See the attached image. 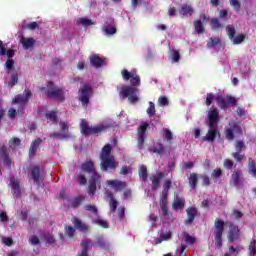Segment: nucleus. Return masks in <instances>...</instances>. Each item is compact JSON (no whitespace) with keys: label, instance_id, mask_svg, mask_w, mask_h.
Returning a JSON list of instances; mask_svg holds the SVG:
<instances>
[{"label":"nucleus","instance_id":"nucleus-53","mask_svg":"<svg viewBox=\"0 0 256 256\" xmlns=\"http://www.w3.org/2000/svg\"><path fill=\"white\" fill-rule=\"evenodd\" d=\"M65 233L69 239L75 237V228L73 226H65Z\"/></svg>","mask_w":256,"mask_h":256},{"label":"nucleus","instance_id":"nucleus-7","mask_svg":"<svg viewBox=\"0 0 256 256\" xmlns=\"http://www.w3.org/2000/svg\"><path fill=\"white\" fill-rule=\"evenodd\" d=\"M91 95H93V88L88 84H84L80 87L78 90V101L82 103V107H87V105H89Z\"/></svg>","mask_w":256,"mask_h":256},{"label":"nucleus","instance_id":"nucleus-46","mask_svg":"<svg viewBox=\"0 0 256 256\" xmlns=\"http://www.w3.org/2000/svg\"><path fill=\"white\" fill-rule=\"evenodd\" d=\"M226 33L228 35V38L231 40L236 35L237 30L235 29V26L233 25H227L226 26Z\"/></svg>","mask_w":256,"mask_h":256},{"label":"nucleus","instance_id":"nucleus-24","mask_svg":"<svg viewBox=\"0 0 256 256\" xmlns=\"http://www.w3.org/2000/svg\"><path fill=\"white\" fill-rule=\"evenodd\" d=\"M172 208L174 211H183L185 209V200L181 197H176L172 203Z\"/></svg>","mask_w":256,"mask_h":256},{"label":"nucleus","instance_id":"nucleus-47","mask_svg":"<svg viewBox=\"0 0 256 256\" xmlns=\"http://www.w3.org/2000/svg\"><path fill=\"white\" fill-rule=\"evenodd\" d=\"M146 113L148 117H150V119L155 117V113H156L155 103L149 102V107L147 108Z\"/></svg>","mask_w":256,"mask_h":256},{"label":"nucleus","instance_id":"nucleus-5","mask_svg":"<svg viewBox=\"0 0 256 256\" xmlns=\"http://www.w3.org/2000/svg\"><path fill=\"white\" fill-rule=\"evenodd\" d=\"M39 91L45 93L48 99H55V101H65V91L63 88L56 86L53 81H49L46 87H40Z\"/></svg>","mask_w":256,"mask_h":256},{"label":"nucleus","instance_id":"nucleus-60","mask_svg":"<svg viewBox=\"0 0 256 256\" xmlns=\"http://www.w3.org/2000/svg\"><path fill=\"white\" fill-rule=\"evenodd\" d=\"M249 254L251 256H255L256 255V241L255 240H252L250 242V245H249Z\"/></svg>","mask_w":256,"mask_h":256},{"label":"nucleus","instance_id":"nucleus-21","mask_svg":"<svg viewBox=\"0 0 256 256\" xmlns=\"http://www.w3.org/2000/svg\"><path fill=\"white\" fill-rule=\"evenodd\" d=\"M30 175L34 183L39 184L41 179V168L39 166H33L30 170Z\"/></svg>","mask_w":256,"mask_h":256},{"label":"nucleus","instance_id":"nucleus-49","mask_svg":"<svg viewBox=\"0 0 256 256\" xmlns=\"http://www.w3.org/2000/svg\"><path fill=\"white\" fill-rule=\"evenodd\" d=\"M235 149H236V153H241V151H244V149H247V146H245V142H243V140H237L235 143Z\"/></svg>","mask_w":256,"mask_h":256},{"label":"nucleus","instance_id":"nucleus-12","mask_svg":"<svg viewBox=\"0 0 256 256\" xmlns=\"http://www.w3.org/2000/svg\"><path fill=\"white\" fill-rule=\"evenodd\" d=\"M0 157L2 159L4 167H7V169H11V165L15 167V163H13V161L9 157V148H7V146H0Z\"/></svg>","mask_w":256,"mask_h":256},{"label":"nucleus","instance_id":"nucleus-1","mask_svg":"<svg viewBox=\"0 0 256 256\" xmlns=\"http://www.w3.org/2000/svg\"><path fill=\"white\" fill-rule=\"evenodd\" d=\"M121 75L123 81H130L131 86H124L120 89V99H128L132 105L139 103V95H137L139 89L137 87L141 85V77L137 74V70L133 69L129 72L124 69L121 71Z\"/></svg>","mask_w":256,"mask_h":256},{"label":"nucleus","instance_id":"nucleus-30","mask_svg":"<svg viewBox=\"0 0 256 256\" xmlns=\"http://www.w3.org/2000/svg\"><path fill=\"white\" fill-rule=\"evenodd\" d=\"M245 39H247V35L240 33L230 39V41L233 45H241V43H244Z\"/></svg>","mask_w":256,"mask_h":256},{"label":"nucleus","instance_id":"nucleus-36","mask_svg":"<svg viewBox=\"0 0 256 256\" xmlns=\"http://www.w3.org/2000/svg\"><path fill=\"white\" fill-rule=\"evenodd\" d=\"M14 103H18L20 105H22V111L23 109H25V106L27 105V98H25L24 95L18 94L15 96V98L13 99Z\"/></svg>","mask_w":256,"mask_h":256},{"label":"nucleus","instance_id":"nucleus-48","mask_svg":"<svg viewBox=\"0 0 256 256\" xmlns=\"http://www.w3.org/2000/svg\"><path fill=\"white\" fill-rule=\"evenodd\" d=\"M211 27L214 31H217V29H221L223 27V24L219 21L217 18H212L210 20Z\"/></svg>","mask_w":256,"mask_h":256},{"label":"nucleus","instance_id":"nucleus-23","mask_svg":"<svg viewBox=\"0 0 256 256\" xmlns=\"http://www.w3.org/2000/svg\"><path fill=\"white\" fill-rule=\"evenodd\" d=\"M171 185H173V182L171 181V179H167V180L164 181L163 190H162V193L160 195V199H168L169 189H171Z\"/></svg>","mask_w":256,"mask_h":256},{"label":"nucleus","instance_id":"nucleus-17","mask_svg":"<svg viewBox=\"0 0 256 256\" xmlns=\"http://www.w3.org/2000/svg\"><path fill=\"white\" fill-rule=\"evenodd\" d=\"M10 185H11L13 196L21 197V185L19 184V180H15L14 178H11Z\"/></svg>","mask_w":256,"mask_h":256},{"label":"nucleus","instance_id":"nucleus-32","mask_svg":"<svg viewBox=\"0 0 256 256\" xmlns=\"http://www.w3.org/2000/svg\"><path fill=\"white\" fill-rule=\"evenodd\" d=\"M217 45H221V38L219 37L209 38V40L207 41L208 49H215Z\"/></svg>","mask_w":256,"mask_h":256},{"label":"nucleus","instance_id":"nucleus-3","mask_svg":"<svg viewBox=\"0 0 256 256\" xmlns=\"http://www.w3.org/2000/svg\"><path fill=\"white\" fill-rule=\"evenodd\" d=\"M113 127H115V121L113 120L102 122L101 124L93 127L89 126V122L85 119H82L80 123V131L84 137L100 135V133H105V131L113 129Z\"/></svg>","mask_w":256,"mask_h":256},{"label":"nucleus","instance_id":"nucleus-11","mask_svg":"<svg viewBox=\"0 0 256 256\" xmlns=\"http://www.w3.org/2000/svg\"><path fill=\"white\" fill-rule=\"evenodd\" d=\"M217 102L221 109H228L229 106L237 107V99L233 96H219Z\"/></svg>","mask_w":256,"mask_h":256},{"label":"nucleus","instance_id":"nucleus-4","mask_svg":"<svg viewBox=\"0 0 256 256\" xmlns=\"http://www.w3.org/2000/svg\"><path fill=\"white\" fill-rule=\"evenodd\" d=\"M208 132L203 137V141H208V143H214L215 139H217V135H220L219 129L217 128V124L219 123V111L217 109L210 110L208 112Z\"/></svg>","mask_w":256,"mask_h":256},{"label":"nucleus","instance_id":"nucleus-56","mask_svg":"<svg viewBox=\"0 0 256 256\" xmlns=\"http://www.w3.org/2000/svg\"><path fill=\"white\" fill-rule=\"evenodd\" d=\"M8 143H9L10 149L13 147H19V145H21V139L14 137V138H11Z\"/></svg>","mask_w":256,"mask_h":256},{"label":"nucleus","instance_id":"nucleus-33","mask_svg":"<svg viewBox=\"0 0 256 256\" xmlns=\"http://www.w3.org/2000/svg\"><path fill=\"white\" fill-rule=\"evenodd\" d=\"M248 173L252 175V177H256V162L253 158L248 159Z\"/></svg>","mask_w":256,"mask_h":256},{"label":"nucleus","instance_id":"nucleus-62","mask_svg":"<svg viewBox=\"0 0 256 256\" xmlns=\"http://www.w3.org/2000/svg\"><path fill=\"white\" fill-rule=\"evenodd\" d=\"M158 104L160 105V107H165L169 105V99H167V97L165 96H161L158 99Z\"/></svg>","mask_w":256,"mask_h":256},{"label":"nucleus","instance_id":"nucleus-9","mask_svg":"<svg viewBox=\"0 0 256 256\" xmlns=\"http://www.w3.org/2000/svg\"><path fill=\"white\" fill-rule=\"evenodd\" d=\"M228 241L229 243H233L234 241H237L239 237H241V229H239V225L229 222L228 223Z\"/></svg>","mask_w":256,"mask_h":256},{"label":"nucleus","instance_id":"nucleus-2","mask_svg":"<svg viewBox=\"0 0 256 256\" xmlns=\"http://www.w3.org/2000/svg\"><path fill=\"white\" fill-rule=\"evenodd\" d=\"M81 170L84 173H89V175H91L89 179L88 195H90V197H93V195H95V191H97V184L100 183L101 181V175L97 173V169L95 168V163L91 159H86L81 164Z\"/></svg>","mask_w":256,"mask_h":256},{"label":"nucleus","instance_id":"nucleus-57","mask_svg":"<svg viewBox=\"0 0 256 256\" xmlns=\"http://www.w3.org/2000/svg\"><path fill=\"white\" fill-rule=\"evenodd\" d=\"M171 59L174 63H179L181 59V54L179 53L178 50H173L171 53Z\"/></svg>","mask_w":256,"mask_h":256},{"label":"nucleus","instance_id":"nucleus-44","mask_svg":"<svg viewBox=\"0 0 256 256\" xmlns=\"http://www.w3.org/2000/svg\"><path fill=\"white\" fill-rule=\"evenodd\" d=\"M77 24L83 25V27H91V25H95V23L88 18H78Z\"/></svg>","mask_w":256,"mask_h":256},{"label":"nucleus","instance_id":"nucleus-22","mask_svg":"<svg viewBox=\"0 0 256 256\" xmlns=\"http://www.w3.org/2000/svg\"><path fill=\"white\" fill-rule=\"evenodd\" d=\"M83 201H85V196L80 195L77 196L75 198H73L72 200L68 201V207H70L71 209H77V207H80L81 203H83Z\"/></svg>","mask_w":256,"mask_h":256},{"label":"nucleus","instance_id":"nucleus-35","mask_svg":"<svg viewBox=\"0 0 256 256\" xmlns=\"http://www.w3.org/2000/svg\"><path fill=\"white\" fill-rule=\"evenodd\" d=\"M167 201H168V198H160V207H161L162 215L164 217H167V215H169V208L167 207Z\"/></svg>","mask_w":256,"mask_h":256},{"label":"nucleus","instance_id":"nucleus-45","mask_svg":"<svg viewBox=\"0 0 256 256\" xmlns=\"http://www.w3.org/2000/svg\"><path fill=\"white\" fill-rule=\"evenodd\" d=\"M42 239L46 240V244L47 245H55L56 241L55 237L53 236V234H43Z\"/></svg>","mask_w":256,"mask_h":256},{"label":"nucleus","instance_id":"nucleus-28","mask_svg":"<svg viewBox=\"0 0 256 256\" xmlns=\"http://www.w3.org/2000/svg\"><path fill=\"white\" fill-rule=\"evenodd\" d=\"M113 148L111 147V144H106L103 148H102V151H101V154H100V159H105V158H108V157H114L113 155H111V150Z\"/></svg>","mask_w":256,"mask_h":256},{"label":"nucleus","instance_id":"nucleus-26","mask_svg":"<svg viewBox=\"0 0 256 256\" xmlns=\"http://www.w3.org/2000/svg\"><path fill=\"white\" fill-rule=\"evenodd\" d=\"M179 13H180V15H183V16L189 15L191 17V15H193V13H194V10L191 5L183 4L179 9Z\"/></svg>","mask_w":256,"mask_h":256},{"label":"nucleus","instance_id":"nucleus-41","mask_svg":"<svg viewBox=\"0 0 256 256\" xmlns=\"http://www.w3.org/2000/svg\"><path fill=\"white\" fill-rule=\"evenodd\" d=\"M17 83H19V74H17V72H13L8 81V86L15 87Z\"/></svg>","mask_w":256,"mask_h":256},{"label":"nucleus","instance_id":"nucleus-50","mask_svg":"<svg viewBox=\"0 0 256 256\" xmlns=\"http://www.w3.org/2000/svg\"><path fill=\"white\" fill-rule=\"evenodd\" d=\"M240 252H241V248H235L234 246H230L229 252H226L224 256H231V255L237 256L239 255Z\"/></svg>","mask_w":256,"mask_h":256},{"label":"nucleus","instance_id":"nucleus-59","mask_svg":"<svg viewBox=\"0 0 256 256\" xmlns=\"http://www.w3.org/2000/svg\"><path fill=\"white\" fill-rule=\"evenodd\" d=\"M225 137L228 141H233L235 139V133L233 132V129L231 128L226 129Z\"/></svg>","mask_w":256,"mask_h":256},{"label":"nucleus","instance_id":"nucleus-54","mask_svg":"<svg viewBox=\"0 0 256 256\" xmlns=\"http://www.w3.org/2000/svg\"><path fill=\"white\" fill-rule=\"evenodd\" d=\"M231 17V12H229V10L227 9H222L219 11V19H230Z\"/></svg>","mask_w":256,"mask_h":256},{"label":"nucleus","instance_id":"nucleus-18","mask_svg":"<svg viewBox=\"0 0 256 256\" xmlns=\"http://www.w3.org/2000/svg\"><path fill=\"white\" fill-rule=\"evenodd\" d=\"M107 185L113 187L114 191H122L127 187V183L119 180H108Z\"/></svg>","mask_w":256,"mask_h":256},{"label":"nucleus","instance_id":"nucleus-40","mask_svg":"<svg viewBox=\"0 0 256 256\" xmlns=\"http://www.w3.org/2000/svg\"><path fill=\"white\" fill-rule=\"evenodd\" d=\"M150 181L152 182V191H157L161 187V180L156 175L150 176Z\"/></svg>","mask_w":256,"mask_h":256},{"label":"nucleus","instance_id":"nucleus-52","mask_svg":"<svg viewBox=\"0 0 256 256\" xmlns=\"http://www.w3.org/2000/svg\"><path fill=\"white\" fill-rule=\"evenodd\" d=\"M50 137H55V139H68L69 138V134L68 133H59V132H53L50 134Z\"/></svg>","mask_w":256,"mask_h":256},{"label":"nucleus","instance_id":"nucleus-14","mask_svg":"<svg viewBox=\"0 0 256 256\" xmlns=\"http://www.w3.org/2000/svg\"><path fill=\"white\" fill-rule=\"evenodd\" d=\"M72 224L74 226V229H77V231H80L81 233L89 232V225H87L85 222L81 221V219L77 217H73Z\"/></svg>","mask_w":256,"mask_h":256},{"label":"nucleus","instance_id":"nucleus-51","mask_svg":"<svg viewBox=\"0 0 256 256\" xmlns=\"http://www.w3.org/2000/svg\"><path fill=\"white\" fill-rule=\"evenodd\" d=\"M229 3L231 7H233L234 11H236V13L241 11V2L239 0H229Z\"/></svg>","mask_w":256,"mask_h":256},{"label":"nucleus","instance_id":"nucleus-42","mask_svg":"<svg viewBox=\"0 0 256 256\" xmlns=\"http://www.w3.org/2000/svg\"><path fill=\"white\" fill-rule=\"evenodd\" d=\"M95 247H100V249H109V243H107L103 237H99L97 238Z\"/></svg>","mask_w":256,"mask_h":256},{"label":"nucleus","instance_id":"nucleus-37","mask_svg":"<svg viewBox=\"0 0 256 256\" xmlns=\"http://www.w3.org/2000/svg\"><path fill=\"white\" fill-rule=\"evenodd\" d=\"M21 43L23 45V49H31L33 45H35V39L33 38H22Z\"/></svg>","mask_w":256,"mask_h":256},{"label":"nucleus","instance_id":"nucleus-29","mask_svg":"<svg viewBox=\"0 0 256 256\" xmlns=\"http://www.w3.org/2000/svg\"><path fill=\"white\" fill-rule=\"evenodd\" d=\"M188 181L191 189H197V183H199V176L197 175V173H191Z\"/></svg>","mask_w":256,"mask_h":256},{"label":"nucleus","instance_id":"nucleus-16","mask_svg":"<svg viewBox=\"0 0 256 256\" xmlns=\"http://www.w3.org/2000/svg\"><path fill=\"white\" fill-rule=\"evenodd\" d=\"M41 143H43V139L41 138H37L31 142L30 148H29L30 158H33L35 157V155H37V149H39V145H41Z\"/></svg>","mask_w":256,"mask_h":256},{"label":"nucleus","instance_id":"nucleus-55","mask_svg":"<svg viewBox=\"0 0 256 256\" xmlns=\"http://www.w3.org/2000/svg\"><path fill=\"white\" fill-rule=\"evenodd\" d=\"M149 127V123L147 122H144L143 124H141L139 127H138V135H144L146 136L145 133H147V128Z\"/></svg>","mask_w":256,"mask_h":256},{"label":"nucleus","instance_id":"nucleus-63","mask_svg":"<svg viewBox=\"0 0 256 256\" xmlns=\"http://www.w3.org/2000/svg\"><path fill=\"white\" fill-rule=\"evenodd\" d=\"M28 242L30 243V245H39V243H41V240L39 239V237L33 235L28 239Z\"/></svg>","mask_w":256,"mask_h":256},{"label":"nucleus","instance_id":"nucleus-61","mask_svg":"<svg viewBox=\"0 0 256 256\" xmlns=\"http://www.w3.org/2000/svg\"><path fill=\"white\" fill-rule=\"evenodd\" d=\"M89 243H91L89 239H85L81 242L82 251L89 253Z\"/></svg>","mask_w":256,"mask_h":256},{"label":"nucleus","instance_id":"nucleus-34","mask_svg":"<svg viewBox=\"0 0 256 256\" xmlns=\"http://www.w3.org/2000/svg\"><path fill=\"white\" fill-rule=\"evenodd\" d=\"M45 117L47 119V121H51V123H54L55 125H57V123H59V118H57V112L55 111H50L45 113Z\"/></svg>","mask_w":256,"mask_h":256},{"label":"nucleus","instance_id":"nucleus-39","mask_svg":"<svg viewBox=\"0 0 256 256\" xmlns=\"http://www.w3.org/2000/svg\"><path fill=\"white\" fill-rule=\"evenodd\" d=\"M139 177L142 179L144 183L147 182V179H149V174L147 173V166H140Z\"/></svg>","mask_w":256,"mask_h":256},{"label":"nucleus","instance_id":"nucleus-43","mask_svg":"<svg viewBox=\"0 0 256 256\" xmlns=\"http://www.w3.org/2000/svg\"><path fill=\"white\" fill-rule=\"evenodd\" d=\"M102 31H104L105 35H115L117 28L115 26L104 25Z\"/></svg>","mask_w":256,"mask_h":256},{"label":"nucleus","instance_id":"nucleus-20","mask_svg":"<svg viewBox=\"0 0 256 256\" xmlns=\"http://www.w3.org/2000/svg\"><path fill=\"white\" fill-rule=\"evenodd\" d=\"M243 176V171L236 170L232 173L231 179L233 181L234 187L239 189L241 187V177Z\"/></svg>","mask_w":256,"mask_h":256},{"label":"nucleus","instance_id":"nucleus-31","mask_svg":"<svg viewBox=\"0 0 256 256\" xmlns=\"http://www.w3.org/2000/svg\"><path fill=\"white\" fill-rule=\"evenodd\" d=\"M182 236H183V239H184L186 245H195V243H197V238L195 236H191L187 232H183Z\"/></svg>","mask_w":256,"mask_h":256},{"label":"nucleus","instance_id":"nucleus-19","mask_svg":"<svg viewBox=\"0 0 256 256\" xmlns=\"http://www.w3.org/2000/svg\"><path fill=\"white\" fill-rule=\"evenodd\" d=\"M148 151L156 155H163L165 153V146L161 142H156L155 145L148 148Z\"/></svg>","mask_w":256,"mask_h":256},{"label":"nucleus","instance_id":"nucleus-27","mask_svg":"<svg viewBox=\"0 0 256 256\" xmlns=\"http://www.w3.org/2000/svg\"><path fill=\"white\" fill-rule=\"evenodd\" d=\"M107 197H108V199H110V201H109L110 211H111V213H115V211H117L119 202H117L115 200V195H113V193H109L107 195Z\"/></svg>","mask_w":256,"mask_h":256},{"label":"nucleus","instance_id":"nucleus-64","mask_svg":"<svg viewBox=\"0 0 256 256\" xmlns=\"http://www.w3.org/2000/svg\"><path fill=\"white\" fill-rule=\"evenodd\" d=\"M145 137L144 135H138V139H137V147H139L140 149H143V145H145Z\"/></svg>","mask_w":256,"mask_h":256},{"label":"nucleus","instance_id":"nucleus-25","mask_svg":"<svg viewBox=\"0 0 256 256\" xmlns=\"http://www.w3.org/2000/svg\"><path fill=\"white\" fill-rule=\"evenodd\" d=\"M90 63L92 67L99 69V67H103L104 60L98 55H92L90 56Z\"/></svg>","mask_w":256,"mask_h":256},{"label":"nucleus","instance_id":"nucleus-8","mask_svg":"<svg viewBox=\"0 0 256 256\" xmlns=\"http://www.w3.org/2000/svg\"><path fill=\"white\" fill-rule=\"evenodd\" d=\"M100 159H101L100 169L103 172L115 171V169L119 167V163L117 162V160H115V156H111L108 158H100Z\"/></svg>","mask_w":256,"mask_h":256},{"label":"nucleus","instance_id":"nucleus-10","mask_svg":"<svg viewBox=\"0 0 256 256\" xmlns=\"http://www.w3.org/2000/svg\"><path fill=\"white\" fill-rule=\"evenodd\" d=\"M209 21V17L205 13H200L199 19L194 21V29L198 35L205 33V23Z\"/></svg>","mask_w":256,"mask_h":256},{"label":"nucleus","instance_id":"nucleus-13","mask_svg":"<svg viewBox=\"0 0 256 256\" xmlns=\"http://www.w3.org/2000/svg\"><path fill=\"white\" fill-rule=\"evenodd\" d=\"M187 219L184 221L185 225H193L195 221V217L199 216V210H197L194 206L188 207L186 209Z\"/></svg>","mask_w":256,"mask_h":256},{"label":"nucleus","instance_id":"nucleus-38","mask_svg":"<svg viewBox=\"0 0 256 256\" xmlns=\"http://www.w3.org/2000/svg\"><path fill=\"white\" fill-rule=\"evenodd\" d=\"M162 136L164 137V139H166V141L168 143H173V132L171 130H169L168 128H163L162 130Z\"/></svg>","mask_w":256,"mask_h":256},{"label":"nucleus","instance_id":"nucleus-15","mask_svg":"<svg viewBox=\"0 0 256 256\" xmlns=\"http://www.w3.org/2000/svg\"><path fill=\"white\" fill-rule=\"evenodd\" d=\"M5 55L8 59H13V57H15V50H7V46L3 43L2 40H0V56L5 57Z\"/></svg>","mask_w":256,"mask_h":256},{"label":"nucleus","instance_id":"nucleus-58","mask_svg":"<svg viewBox=\"0 0 256 256\" xmlns=\"http://www.w3.org/2000/svg\"><path fill=\"white\" fill-rule=\"evenodd\" d=\"M223 176V170L221 168H216L212 171L211 177L212 179H219V177Z\"/></svg>","mask_w":256,"mask_h":256},{"label":"nucleus","instance_id":"nucleus-6","mask_svg":"<svg viewBox=\"0 0 256 256\" xmlns=\"http://www.w3.org/2000/svg\"><path fill=\"white\" fill-rule=\"evenodd\" d=\"M225 231V221L222 219H216L214 221V235H215V245L218 249L223 247V233Z\"/></svg>","mask_w":256,"mask_h":256}]
</instances>
